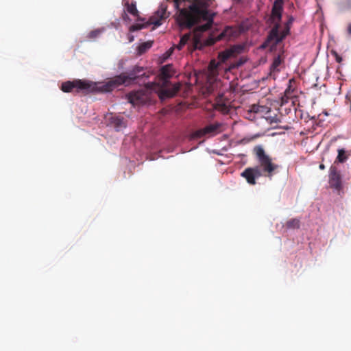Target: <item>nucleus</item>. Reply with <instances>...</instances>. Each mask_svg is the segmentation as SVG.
I'll return each mask as SVG.
<instances>
[{"instance_id":"f257e3e1","label":"nucleus","mask_w":351,"mask_h":351,"mask_svg":"<svg viewBox=\"0 0 351 351\" xmlns=\"http://www.w3.org/2000/svg\"><path fill=\"white\" fill-rule=\"evenodd\" d=\"M211 3V0H187L186 5L180 9L178 14L176 21L181 28L190 29L202 20L206 21V24L199 25L195 29L191 39L194 49L200 43L197 34L208 31L213 25L215 13L208 10Z\"/></svg>"},{"instance_id":"f03ea898","label":"nucleus","mask_w":351,"mask_h":351,"mask_svg":"<svg viewBox=\"0 0 351 351\" xmlns=\"http://www.w3.org/2000/svg\"><path fill=\"white\" fill-rule=\"evenodd\" d=\"M253 154L255 155L259 165L253 167H247L241 173V177L244 178L250 185H255L256 184V180L262 176L271 179L278 171L280 167V166L274 163L272 158L265 153L261 145L255 146L253 149Z\"/></svg>"},{"instance_id":"7ed1b4c3","label":"nucleus","mask_w":351,"mask_h":351,"mask_svg":"<svg viewBox=\"0 0 351 351\" xmlns=\"http://www.w3.org/2000/svg\"><path fill=\"white\" fill-rule=\"evenodd\" d=\"M284 10V0H275L271 8L269 18V23L272 25L267 38V43L276 45L280 43L290 32L291 26L294 21L292 16L288 17L287 21L284 25V28L280 31L282 12Z\"/></svg>"},{"instance_id":"20e7f679","label":"nucleus","mask_w":351,"mask_h":351,"mask_svg":"<svg viewBox=\"0 0 351 351\" xmlns=\"http://www.w3.org/2000/svg\"><path fill=\"white\" fill-rule=\"evenodd\" d=\"M143 71V67L136 66L128 73H121L110 79L107 82L104 83L100 87V89L106 93L110 92L119 86L128 81L143 77L145 76V73H144Z\"/></svg>"},{"instance_id":"39448f33","label":"nucleus","mask_w":351,"mask_h":351,"mask_svg":"<svg viewBox=\"0 0 351 351\" xmlns=\"http://www.w3.org/2000/svg\"><path fill=\"white\" fill-rule=\"evenodd\" d=\"M174 73L175 72L171 64H166L161 67L160 70L158 82L161 86V89L159 93V97L160 99H163L165 98L173 97L178 92L180 88L179 86L174 84L171 87L169 86L170 82L169 79H170Z\"/></svg>"},{"instance_id":"423d86ee","label":"nucleus","mask_w":351,"mask_h":351,"mask_svg":"<svg viewBox=\"0 0 351 351\" xmlns=\"http://www.w3.org/2000/svg\"><path fill=\"white\" fill-rule=\"evenodd\" d=\"M104 83L97 84L90 81L83 80H74L73 81H66L61 84V90L64 93L75 92L77 93H82L88 94L94 92H103L100 87ZM104 93H105L104 91Z\"/></svg>"},{"instance_id":"0eeeda50","label":"nucleus","mask_w":351,"mask_h":351,"mask_svg":"<svg viewBox=\"0 0 351 351\" xmlns=\"http://www.w3.org/2000/svg\"><path fill=\"white\" fill-rule=\"evenodd\" d=\"M328 183L331 188L340 191L343 188L342 177L340 171L335 165L329 169Z\"/></svg>"},{"instance_id":"6e6552de","label":"nucleus","mask_w":351,"mask_h":351,"mask_svg":"<svg viewBox=\"0 0 351 351\" xmlns=\"http://www.w3.org/2000/svg\"><path fill=\"white\" fill-rule=\"evenodd\" d=\"M167 3H162L158 10L149 19V23L158 27L162 24V21L169 17V13L167 12Z\"/></svg>"},{"instance_id":"1a4fd4ad","label":"nucleus","mask_w":351,"mask_h":351,"mask_svg":"<svg viewBox=\"0 0 351 351\" xmlns=\"http://www.w3.org/2000/svg\"><path fill=\"white\" fill-rule=\"evenodd\" d=\"M244 45H235L228 49L219 53L218 59L221 62H226L231 58H235L238 55L242 53L245 49Z\"/></svg>"},{"instance_id":"9d476101","label":"nucleus","mask_w":351,"mask_h":351,"mask_svg":"<svg viewBox=\"0 0 351 351\" xmlns=\"http://www.w3.org/2000/svg\"><path fill=\"white\" fill-rule=\"evenodd\" d=\"M221 126V124L217 122L208 125L206 127L195 131L193 134L194 137L202 138L207 134L214 136L220 132Z\"/></svg>"},{"instance_id":"9b49d317","label":"nucleus","mask_w":351,"mask_h":351,"mask_svg":"<svg viewBox=\"0 0 351 351\" xmlns=\"http://www.w3.org/2000/svg\"><path fill=\"white\" fill-rule=\"evenodd\" d=\"M108 125L113 127L117 132L121 131L127 126L126 121L121 116L110 114L106 117Z\"/></svg>"},{"instance_id":"f8f14e48","label":"nucleus","mask_w":351,"mask_h":351,"mask_svg":"<svg viewBox=\"0 0 351 351\" xmlns=\"http://www.w3.org/2000/svg\"><path fill=\"white\" fill-rule=\"evenodd\" d=\"M128 99L133 105H143L148 101L149 97L144 91L139 90L130 93Z\"/></svg>"},{"instance_id":"ddd939ff","label":"nucleus","mask_w":351,"mask_h":351,"mask_svg":"<svg viewBox=\"0 0 351 351\" xmlns=\"http://www.w3.org/2000/svg\"><path fill=\"white\" fill-rule=\"evenodd\" d=\"M125 6L126 7L128 12L134 16H138V11L136 8V3H129L128 1H126L125 3Z\"/></svg>"},{"instance_id":"4468645a","label":"nucleus","mask_w":351,"mask_h":351,"mask_svg":"<svg viewBox=\"0 0 351 351\" xmlns=\"http://www.w3.org/2000/svg\"><path fill=\"white\" fill-rule=\"evenodd\" d=\"M282 62V59L280 55H278L274 58L273 62L270 66V70L271 72H278L279 69L278 66Z\"/></svg>"},{"instance_id":"2eb2a0df","label":"nucleus","mask_w":351,"mask_h":351,"mask_svg":"<svg viewBox=\"0 0 351 351\" xmlns=\"http://www.w3.org/2000/svg\"><path fill=\"white\" fill-rule=\"evenodd\" d=\"M348 159V156L343 149H338V155L335 162L343 163Z\"/></svg>"},{"instance_id":"dca6fc26","label":"nucleus","mask_w":351,"mask_h":351,"mask_svg":"<svg viewBox=\"0 0 351 351\" xmlns=\"http://www.w3.org/2000/svg\"><path fill=\"white\" fill-rule=\"evenodd\" d=\"M232 29L230 27H226L225 29L219 35L218 39H230L232 34Z\"/></svg>"},{"instance_id":"f3484780","label":"nucleus","mask_w":351,"mask_h":351,"mask_svg":"<svg viewBox=\"0 0 351 351\" xmlns=\"http://www.w3.org/2000/svg\"><path fill=\"white\" fill-rule=\"evenodd\" d=\"M152 44H153V42H152V41H147V42L143 43L138 47V53L139 54L144 53L147 49H149V48L152 47Z\"/></svg>"},{"instance_id":"a211bd4d","label":"nucleus","mask_w":351,"mask_h":351,"mask_svg":"<svg viewBox=\"0 0 351 351\" xmlns=\"http://www.w3.org/2000/svg\"><path fill=\"white\" fill-rule=\"evenodd\" d=\"M339 8L341 12L351 10V0H344L340 2Z\"/></svg>"},{"instance_id":"6ab92c4d","label":"nucleus","mask_w":351,"mask_h":351,"mask_svg":"<svg viewBox=\"0 0 351 351\" xmlns=\"http://www.w3.org/2000/svg\"><path fill=\"white\" fill-rule=\"evenodd\" d=\"M286 226L288 228H299L300 220L298 219H291L287 222Z\"/></svg>"},{"instance_id":"aec40b11","label":"nucleus","mask_w":351,"mask_h":351,"mask_svg":"<svg viewBox=\"0 0 351 351\" xmlns=\"http://www.w3.org/2000/svg\"><path fill=\"white\" fill-rule=\"evenodd\" d=\"M246 62V59L243 57H241L239 60H234L232 63H231V67L239 68L242 66Z\"/></svg>"},{"instance_id":"412c9836","label":"nucleus","mask_w":351,"mask_h":351,"mask_svg":"<svg viewBox=\"0 0 351 351\" xmlns=\"http://www.w3.org/2000/svg\"><path fill=\"white\" fill-rule=\"evenodd\" d=\"M101 32H102V30H101L99 29H94L89 32L87 37L88 39H95V38H97L101 34Z\"/></svg>"},{"instance_id":"4be33fe9","label":"nucleus","mask_w":351,"mask_h":351,"mask_svg":"<svg viewBox=\"0 0 351 351\" xmlns=\"http://www.w3.org/2000/svg\"><path fill=\"white\" fill-rule=\"evenodd\" d=\"M191 34H186L184 35H183L181 38H180V43H182V44H184V45L185 46L186 44L188 43V42L189 40H191Z\"/></svg>"},{"instance_id":"5701e85b","label":"nucleus","mask_w":351,"mask_h":351,"mask_svg":"<svg viewBox=\"0 0 351 351\" xmlns=\"http://www.w3.org/2000/svg\"><path fill=\"white\" fill-rule=\"evenodd\" d=\"M143 27H145V25L143 24H134L130 26V32H135L140 29H142Z\"/></svg>"},{"instance_id":"b1692460","label":"nucleus","mask_w":351,"mask_h":351,"mask_svg":"<svg viewBox=\"0 0 351 351\" xmlns=\"http://www.w3.org/2000/svg\"><path fill=\"white\" fill-rule=\"evenodd\" d=\"M331 54L335 57V60L338 63H341L343 60L342 58L338 54V53L334 50L331 51Z\"/></svg>"},{"instance_id":"393cba45","label":"nucleus","mask_w":351,"mask_h":351,"mask_svg":"<svg viewBox=\"0 0 351 351\" xmlns=\"http://www.w3.org/2000/svg\"><path fill=\"white\" fill-rule=\"evenodd\" d=\"M260 106L258 105H252L250 107V112L257 113L259 112Z\"/></svg>"},{"instance_id":"a878e982","label":"nucleus","mask_w":351,"mask_h":351,"mask_svg":"<svg viewBox=\"0 0 351 351\" xmlns=\"http://www.w3.org/2000/svg\"><path fill=\"white\" fill-rule=\"evenodd\" d=\"M291 92V87H290V86H289V87L286 89V90L285 91V96H286V97H287V98H289V97H290Z\"/></svg>"},{"instance_id":"bb28decb","label":"nucleus","mask_w":351,"mask_h":351,"mask_svg":"<svg viewBox=\"0 0 351 351\" xmlns=\"http://www.w3.org/2000/svg\"><path fill=\"white\" fill-rule=\"evenodd\" d=\"M184 47V44L180 43V41L179 42L178 45H177V48L178 50H181Z\"/></svg>"},{"instance_id":"cd10ccee","label":"nucleus","mask_w":351,"mask_h":351,"mask_svg":"<svg viewBox=\"0 0 351 351\" xmlns=\"http://www.w3.org/2000/svg\"><path fill=\"white\" fill-rule=\"evenodd\" d=\"M347 32L350 36H351V23L348 25Z\"/></svg>"},{"instance_id":"c85d7f7f","label":"nucleus","mask_w":351,"mask_h":351,"mask_svg":"<svg viewBox=\"0 0 351 351\" xmlns=\"http://www.w3.org/2000/svg\"><path fill=\"white\" fill-rule=\"evenodd\" d=\"M288 99H289V98H287V97L284 95V96L282 97V103H284V102H287Z\"/></svg>"},{"instance_id":"c756f323","label":"nucleus","mask_w":351,"mask_h":351,"mask_svg":"<svg viewBox=\"0 0 351 351\" xmlns=\"http://www.w3.org/2000/svg\"><path fill=\"white\" fill-rule=\"evenodd\" d=\"M319 168L321 170H324V169H325V165L324 164H320L319 166Z\"/></svg>"}]
</instances>
